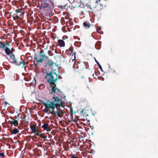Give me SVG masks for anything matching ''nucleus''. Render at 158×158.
I'll list each match as a JSON object with an SVG mask.
<instances>
[{
	"instance_id": "1",
	"label": "nucleus",
	"mask_w": 158,
	"mask_h": 158,
	"mask_svg": "<svg viewBox=\"0 0 158 158\" xmlns=\"http://www.w3.org/2000/svg\"><path fill=\"white\" fill-rule=\"evenodd\" d=\"M48 95L51 102L49 104L44 103L45 107L44 111L47 113L49 110L53 116L57 115L60 118L63 117L65 112L58 107H64L65 102L62 101V99L65 98L66 96L62 92L55 87H53L52 90L50 91Z\"/></svg>"
},
{
	"instance_id": "2",
	"label": "nucleus",
	"mask_w": 158,
	"mask_h": 158,
	"mask_svg": "<svg viewBox=\"0 0 158 158\" xmlns=\"http://www.w3.org/2000/svg\"><path fill=\"white\" fill-rule=\"evenodd\" d=\"M46 76L45 77V79L47 82L51 85V90H50L49 91L52 90L53 87H55L61 92L57 87L56 82L57 80L60 79L62 77L60 76H58L56 72L53 71H49L47 70V69H46Z\"/></svg>"
},
{
	"instance_id": "3",
	"label": "nucleus",
	"mask_w": 158,
	"mask_h": 158,
	"mask_svg": "<svg viewBox=\"0 0 158 158\" xmlns=\"http://www.w3.org/2000/svg\"><path fill=\"white\" fill-rule=\"evenodd\" d=\"M54 7V0H42L40 1V9H44L48 15L52 14Z\"/></svg>"
},
{
	"instance_id": "4",
	"label": "nucleus",
	"mask_w": 158,
	"mask_h": 158,
	"mask_svg": "<svg viewBox=\"0 0 158 158\" xmlns=\"http://www.w3.org/2000/svg\"><path fill=\"white\" fill-rule=\"evenodd\" d=\"M70 5L67 3L64 5H61V8L62 9H64L65 10L68 9L69 7L75 8L78 7L80 6L81 4V1L80 0H68Z\"/></svg>"
},
{
	"instance_id": "5",
	"label": "nucleus",
	"mask_w": 158,
	"mask_h": 158,
	"mask_svg": "<svg viewBox=\"0 0 158 158\" xmlns=\"http://www.w3.org/2000/svg\"><path fill=\"white\" fill-rule=\"evenodd\" d=\"M45 50V49L41 50L39 55H35L34 58L37 64L40 63H42L44 59H48V56L46 55Z\"/></svg>"
},
{
	"instance_id": "6",
	"label": "nucleus",
	"mask_w": 158,
	"mask_h": 158,
	"mask_svg": "<svg viewBox=\"0 0 158 158\" xmlns=\"http://www.w3.org/2000/svg\"><path fill=\"white\" fill-rule=\"evenodd\" d=\"M10 57L11 59L13 60V61L11 62V63L14 64L16 65L19 66L22 64L23 65L22 67L23 68L25 67V65H27V64H26L25 63V62L23 61L20 62L19 63H18L16 60L15 58V56L14 54H11L10 55Z\"/></svg>"
},
{
	"instance_id": "7",
	"label": "nucleus",
	"mask_w": 158,
	"mask_h": 158,
	"mask_svg": "<svg viewBox=\"0 0 158 158\" xmlns=\"http://www.w3.org/2000/svg\"><path fill=\"white\" fill-rule=\"evenodd\" d=\"M55 64L52 60H49L46 63L45 65V70L47 69V68H50L52 69V67L53 65Z\"/></svg>"
},
{
	"instance_id": "8",
	"label": "nucleus",
	"mask_w": 158,
	"mask_h": 158,
	"mask_svg": "<svg viewBox=\"0 0 158 158\" xmlns=\"http://www.w3.org/2000/svg\"><path fill=\"white\" fill-rule=\"evenodd\" d=\"M42 127L44 130H46L47 131H50L51 129L49 125L47 123H45L42 126Z\"/></svg>"
},
{
	"instance_id": "9",
	"label": "nucleus",
	"mask_w": 158,
	"mask_h": 158,
	"mask_svg": "<svg viewBox=\"0 0 158 158\" xmlns=\"http://www.w3.org/2000/svg\"><path fill=\"white\" fill-rule=\"evenodd\" d=\"M73 48L72 46H71L68 49L66 50V53L70 52V55H73V54H75V52L73 51Z\"/></svg>"
},
{
	"instance_id": "10",
	"label": "nucleus",
	"mask_w": 158,
	"mask_h": 158,
	"mask_svg": "<svg viewBox=\"0 0 158 158\" xmlns=\"http://www.w3.org/2000/svg\"><path fill=\"white\" fill-rule=\"evenodd\" d=\"M57 44L60 47H64L65 45L64 42L62 40H58Z\"/></svg>"
},
{
	"instance_id": "11",
	"label": "nucleus",
	"mask_w": 158,
	"mask_h": 158,
	"mask_svg": "<svg viewBox=\"0 0 158 158\" xmlns=\"http://www.w3.org/2000/svg\"><path fill=\"white\" fill-rule=\"evenodd\" d=\"M11 124H13L15 127H17L19 124L18 121L17 120L12 119V121L10 122Z\"/></svg>"
},
{
	"instance_id": "12",
	"label": "nucleus",
	"mask_w": 158,
	"mask_h": 158,
	"mask_svg": "<svg viewBox=\"0 0 158 158\" xmlns=\"http://www.w3.org/2000/svg\"><path fill=\"white\" fill-rule=\"evenodd\" d=\"M5 53L7 55H10V54H11V51H10V49L8 47H6L4 49Z\"/></svg>"
},
{
	"instance_id": "13",
	"label": "nucleus",
	"mask_w": 158,
	"mask_h": 158,
	"mask_svg": "<svg viewBox=\"0 0 158 158\" xmlns=\"http://www.w3.org/2000/svg\"><path fill=\"white\" fill-rule=\"evenodd\" d=\"M19 131L16 128H14L13 130H11L10 132L14 134H16L19 132Z\"/></svg>"
},
{
	"instance_id": "14",
	"label": "nucleus",
	"mask_w": 158,
	"mask_h": 158,
	"mask_svg": "<svg viewBox=\"0 0 158 158\" xmlns=\"http://www.w3.org/2000/svg\"><path fill=\"white\" fill-rule=\"evenodd\" d=\"M83 26L85 28H88L90 27L91 25L89 23L85 22L83 23Z\"/></svg>"
},
{
	"instance_id": "15",
	"label": "nucleus",
	"mask_w": 158,
	"mask_h": 158,
	"mask_svg": "<svg viewBox=\"0 0 158 158\" xmlns=\"http://www.w3.org/2000/svg\"><path fill=\"white\" fill-rule=\"evenodd\" d=\"M70 115L71 117V119L73 120V113H76V112L75 111L74 112H73V110L72 107H71L70 108Z\"/></svg>"
},
{
	"instance_id": "16",
	"label": "nucleus",
	"mask_w": 158,
	"mask_h": 158,
	"mask_svg": "<svg viewBox=\"0 0 158 158\" xmlns=\"http://www.w3.org/2000/svg\"><path fill=\"white\" fill-rule=\"evenodd\" d=\"M9 14L10 16H12L13 17V19L15 20V16H14L15 14H14L13 12H11L10 13H9L8 12H6L5 13V15H6L8 14Z\"/></svg>"
},
{
	"instance_id": "17",
	"label": "nucleus",
	"mask_w": 158,
	"mask_h": 158,
	"mask_svg": "<svg viewBox=\"0 0 158 158\" xmlns=\"http://www.w3.org/2000/svg\"><path fill=\"white\" fill-rule=\"evenodd\" d=\"M30 128L33 132L36 130V127L33 124H32L30 126Z\"/></svg>"
},
{
	"instance_id": "18",
	"label": "nucleus",
	"mask_w": 158,
	"mask_h": 158,
	"mask_svg": "<svg viewBox=\"0 0 158 158\" xmlns=\"http://www.w3.org/2000/svg\"><path fill=\"white\" fill-rule=\"evenodd\" d=\"M0 44H1V46H0V48H3L5 49V48L6 47V45H5V44H7L6 43H2L0 41Z\"/></svg>"
},
{
	"instance_id": "19",
	"label": "nucleus",
	"mask_w": 158,
	"mask_h": 158,
	"mask_svg": "<svg viewBox=\"0 0 158 158\" xmlns=\"http://www.w3.org/2000/svg\"><path fill=\"white\" fill-rule=\"evenodd\" d=\"M33 133H34L36 135L39 136L40 134L41 133V132L36 129Z\"/></svg>"
},
{
	"instance_id": "20",
	"label": "nucleus",
	"mask_w": 158,
	"mask_h": 158,
	"mask_svg": "<svg viewBox=\"0 0 158 158\" xmlns=\"http://www.w3.org/2000/svg\"><path fill=\"white\" fill-rule=\"evenodd\" d=\"M95 62H96L97 65L98 66L99 68L100 69L101 71H103L102 70V66L100 65L99 63L98 62V61L95 59Z\"/></svg>"
},
{
	"instance_id": "21",
	"label": "nucleus",
	"mask_w": 158,
	"mask_h": 158,
	"mask_svg": "<svg viewBox=\"0 0 158 158\" xmlns=\"http://www.w3.org/2000/svg\"><path fill=\"white\" fill-rule=\"evenodd\" d=\"M22 13H20L19 15H16L15 16V20L16 19H19V20H21V19L19 17L20 16H22Z\"/></svg>"
},
{
	"instance_id": "22",
	"label": "nucleus",
	"mask_w": 158,
	"mask_h": 158,
	"mask_svg": "<svg viewBox=\"0 0 158 158\" xmlns=\"http://www.w3.org/2000/svg\"><path fill=\"white\" fill-rule=\"evenodd\" d=\"M39 136L40 138L43 139H45L47 137V136H45L44 135L42 134L41 133L40 134Z\"/></svg>"
},
{
	"instance_id": "23",
	"label": "nucleus",
	"mask_w": 158,
	"mask_h": 158,
	"mask_svg": "<svg viewBox=\"0 0 158 158\" xmlns=\"http://www.w3.org/2000/svg\"><path fill=\"white\" fill-rule=\"evenodd\" d=\"M5 157L4 153L3 152L0 153V158H3Z\"/></svg>"
},
{
	"instance_id": "24",
	"label": "nucleus",
	"mask_w": 158,
	"mask_h": 158,
	"mask_svg": "<svg viewBox=\"0 0 158 158\" xmlns=\"http://www.w3.org/2000/svg\"><path fill=\"white\" fill-rule=\"evenodd\" d=\"M52 141L51 140H50L49 142H46L45 143V144L51 145L52 144Z\"/></svg>"
},
{
	"instance_id": "25",
	"label": "nucleus",
	"mask_w": 158,
	"mask_h": 158,
	"mask_svg": "<svg viewBox=\"0 0 158 158\" xmlns=\"http://www.w3.org/2000/svg\"><path fill=\"white\" fill-rule=\"evenodd\" d=\"M84 111H85V110H84L83 109H80L78 110V111H79L80 113L81 114H82Z\"/></svg>"
},
{
	"instance_id": "26",
	"label": "nucleus",
	"mask_w": 158,
	"mask_h": 158,
	"mask_svg": "<svg viewBox=\"0 0 158 158\" xmlns=\"http://www.w3.org/2000/svg\"><path fill=\"white\" fill-rule=\"evenodd\" d=\"M48 54L49 56H52L53 55L52 53L50 50H49L48 51Z\"/></svg>"
},
{
	"instance_id": "27",
	"label": "nucleus",
	"mask_w": 158,
	"mask_h": 158,
	"mask_svg": "<svg viewBox=\"0 0 158 158\" xmlns=\"http://www.w3.org/2000/svg\"><path fill=\"white\" fill-rule=\"evenodd\" d=\"M21 9H18L16 10V12L17 13H21Z\"/></svg>"
},
{
	"instance_id": "28",
	"label": "nucleus",
	"mask_w": 158,
	"mask_h": 158,
	"mask_svg": "<svg viewBox=\"0 0 158 158\" xmlns=\"http://www.w3.org/2000/svg\"><path fill=\"white\" fill-rule=\"evenodd\" d=\"M70 158H78L77 157L75 156V155H73L71 156Z\"/></svg>"
},
{
	"instance_id": "29",
	"label": "nucleus",
	"mask_w": 158,
	"mask_h": 158,
	"mask_svg": "<svg viewBox=\"0 0 158 158\" xmlns=\"http://www.w3.org/2000/svg\"><path fill=\"white\" fill-rule=\"evenodd\" d=\"M94 73L96 75V76H97V74L98 73V71L97 70H95L94 71Z\"/></svg>"
},
{
	"instance_id": "30",
	"label": "nucleus",
	"mask_w": 158,
	"mask_h": 158,
	"mask_svg": "<svg viewBox=\"0 0 158 158\" xmlns=\"http://www.w3.org/2000/svg\"><path fill=\"white\" fill-rule=\"evenodd\" d=\"M101 0H96V2L98 4V2H100Z\"/></svg>"
},
{
	"instance_id": "31",
	"label": "nucleus",
	"mask_w": 158,
	"mask_h": 158,
	"mask_svg": "<svg viewBox=\"0 0 158 158\" xmlns=\"http://www.w3.org/2000/svg\"><path fill=\"white\" fill-rule=\"evenodd\" d=\"M14 48H11V49L10 50V51H11V53H12L13 51H14Z\"/></svg>"
},
{
	"instance_id": "32",
	"label": "nucleus",
	"mask_w": 158,
	"mask_h": 158,
	"mask_svg": "<svg viewBox=\"0 0 158 158\" xmlns=\"http://www.w3.org/2000/svg\"><path fill=\"white\" fill-rule=\"evenodd\" d=\"M7 104H8L9 105V104L7 102H5V105H7Z\"/></svg>"
},
{
	"instance_id": "33",
	"label": "nucleus",
	"mask_w": 158,
	"mask_h": 158,
	"mask_svg": "<svg viewBox=\"0 0 158 158\" xmlns=\"http://www.w3.org/2000/svg\"><path fill=\"white\" fill-rule=\"evenodd\" d=\"M64 38H68V37L67 36V37H65V36L64 37V36H63V39H64Z\"/></svg>"
},
{
	"instance_id": "34",
	"label": "nucleus",
	"mask_w": 158,
	"mask_h": 158,
	"mask_svg": "<svg viewBox=\"0 0 158 158\" xmlns=\"http://www.w3.org/2000/svg\"><path fill=\"white\" fill-rule=\"evenodd\" d=\"M98 30H101V28L99 27H98Z\"/></svg>"
},
{
	"instance_id": "35",
	"label": "nucleus",
	"mask_w": 158,
	"mask_h": 158,
	"mask_svg": "<svg viewBox=\"0 0 158 158\" xmlns=\"http://www.w3.org/2000/svg\"><path fill=\"white\" fill-rule=\"evenodd\" d=\"M77 121V120H76L75 119H74V120H73V121L75 123V122H76V121Z\"/></svg>"
},
{
	"instance_id": "36",
	"label": "nucleus",
	"mask_w": 158,
	"mask_h": 158,
	"mask_svg": "<svg viewBox=\"0 0 158 158\" xmlns=\"http://www.w3.org/2000/svg\"><path fill=\"white\" fill-rule=\"evenodd\" d=\"M39 146V147H42V145H41V144H40Z\"/></svg>"
},
{
	"instance_id": "37",
	"label": "nucleus",
	"mask_w": 158,
	"mask_h": 158,
	"mask_svg": "<svg viewBox=\"0 0 158 158\" xmlns=\"http://www.w3.org/2000/svg\"><path fill=\"white\" fill-rule=\"evenodd\" d=\"M92 76H93V78H94V74H92Z\"/></svg>"
},
{
	"instance_id": "38",
	"label": "nucleus",
	"mask_w": 158,
	"mask_h": 158,
	"mask_svg": "<svg viewBox=\"0 0 158 158\" xmlns=\"http://www.w3.org/2000/svg\"><path fill=\"white\" fill-rule=\"evenodd\" d=\"M41 123H40L39 124V126H40V125H41Z\"/></svg>"
},
{
	"instance_id": "39",
	"label": "nucleus",
	"mask_w": 158,
	"mask_h": 158,
	"mask_svg": "<svg viewBox=\"0 0 158 158\" xmlns=\"http://www.w3.org/2000/svg\"><path fill=\"white\" fill-rule=\"evenodd\" d=\"M86 116H88V114H86Z\"/></svg>"
},
{
	"instance_id": "40",
	"label": "nucleus",
	"mask_w": 158,
	"mask_h": 158,
	"mask_svg": "<svg viewBox=\"0 0 158 158\" xmlns=\"http://www.w3.org/2000/svg\"><path fill=\"white\" fill-rule=\"evenodd\" d=\"M81 12H82V13H84V12H83V11H81Z\"/></svg>"
},
{
	"instance_id": "41",
	"label": "nucleus",
	"mask_w": 158,
	"mask_h": 158,
	"mask_svg": "<svg viewBox=\"0 0 158 158\" xmlns=\"http://www.w3.org/2000/svg\"><path fill=\"white\" fill-rule=\"evenodd\" d=\"M76 65H77V64H75L74 66H76Z\"/></svg>"
},
{
	"instance_id": "42",
	"label": "nucleus",
	"mask_w": 158,
	"mask_h": 158,
	"mask_svg": "<svg viewBox=\"0 0 158 158\" xmlns=\"http://www.w3.org/2000/svg\"><path fill=\"white\" fill-rule=\"evenodd\" d=\"M48 118V117H46V118Z\"/></svg>"
},
{
	"instance_id": "43",
	"label": "nucleus",
	"mask_w": 158,
	"mask_h": 158,
	"mask_svg": "<svg viewBox=\"0 0 158 158\" xmlns=\"http://www.w3.org/2000/svg\"><path fill=\"white\" fill-rule=\"evenodd\" d=\"M46 140H47V141H48V140L47 139H46Z\"/></svg>"
},
{
	"instance_id": "44",
	"label": "nucleus",
	"mask_w": 158,
	"mask_h": 158,
	"mask_svg": "<svg viewBox=\"0 0 158 158\" xmlns=\"http://www.w3.org/2000/svg\"><path fill=\"white\" fill-rule=\"evenodd\" d=\"M76 44V43H75V44ZM75 45H76V44H75Z\"/></svg>"
}]
</instances>
